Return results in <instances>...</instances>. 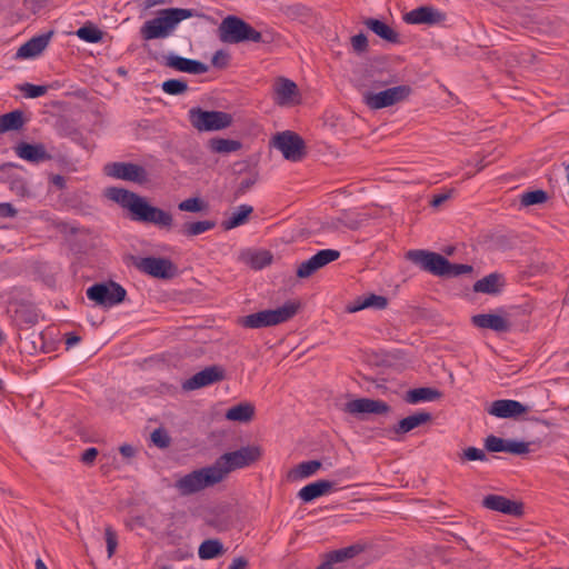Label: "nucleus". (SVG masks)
<instances>
[{"instance_id": "1", "label": "nucleus", "mask_w": 569, "mask_h": 569, "mask_svg": "<svg viewBox=\"0 0 569 569\" xmlns=\"http://www.w3.org/2000/svg\"><path fill=\"white\" fill-rule=\"evenodd\" d=\"M406 257L412 263L419 266L421 270L437 277L453 278L470 273L473 270L470 264L451 263L440 253L422 249L409 250Z\"/></svg>"}, {"instance_id": "2", "label": "nucleus", "mask_w": 569, "mask_h": 569, "mask_svg": "<svg viewBox=\"0 0 569 569\" xmlns=\"http://www.w3.org/2000/svg\"><path fill=\"white\" fill-rule=\"evenodd\" d=\"M194 16H197V12L192 9L168 8L159 10L156 18L147 20L141 26L140 36L147 41L168 38L181 21Z\"/></svg>"}, {"instance_id": "3", "label": "nucleus", "mask_w": 569, "mask_h": 569, "mask_svg": "<svg viewBox=\"0 0 569 569\" xmlns=\"http://www.w3.org/2000/svg\"><path fill=\"white\" fill-rule=\"evenodd\" d=\"M262 453L263 450L260 446L249 445L221 455L216 459L213 466L222 482L230 472L258 462L262 458Z\"/></svg>"}, {"instance_id": "4", "label": "nucleus", "mask_w": 569, "mask_h": 569, "mask_svg": "<svg viewBox=\"0 0 569 569\" xmlns=\"http://www.w3.org/2000/svg\"><path fill=\"white\" fill-rule=\"evenodd\" d=\"M300 308L299 301H287L277 309L250 313L238 319V325L248 329H260L283 323L293 318Z\"/></svg>"}, {"instance_id": "5", "label": "nucleus", "mask_w": 569, "mask_h": 569, "mask_svg": "<svg viewBox=\"0 0 569 569\" xmlns=\"http://www.w3.org/2000/svg\"><path fill=\"white\" fill-rule=\"evenodd\" d=\"M219 39L224 43L267 42L262 33L237 16H228L218 27Z\"/></svg>"}, {"instance_id": "6", "label": "nucleus", "mask_w": 569, "mask_h": 569, "mask_svg": "<svg viewBox=\"0 0 569 569\" xmlns=\"http://www.w3.org/2000/svg\"><path fill=\"white\" fill-rule=\"evenodd\" d=\"M220 476L218 475L213 463L197 470H193L174 482V488L180 496H191L201 490L213 487L220 483Z\"/></svg>"}, {"instance_id": "7", "label": "nucleus", "mask_w": 569, "mask_h": 569, "mask_svg": "<svg viewBox=\"0 0 569 569\" xmlns=\"http://www.w3.org/2000/svg\"><path fill=\"white\" fill-rule=\"evenodd\" d=\"M191 126L200 132L218 131L226 129L232 123V116L223 111H209L200 107L191 108L188 112Z\"/></svg>"}, {"instance_id": "8", "label": "nucleus", "mask_w": 569, "mask_h": 569, "mask_svg": "<svg viewBox=\"0 0 569 569\" xmlns=\"http://www.w3.org/2000/svg\"><path fill=\"white\" fill-rule=\"evenodd\" d=\"M132 264L141 272L158 279H172L178 274V267L168 258L131 257Z\"/></svg>"}, {"instance_id": "9", "label": "nucleus", "mask_w": 569, "mask_h": 569, "mask_svg": "<svg viewBox=\"0 0 569 569\" xmlns=\"http://www.w3.org/2000/svg\"><path fill=\"white\" fill-rule=\"evenodd\" d=\"M126 296V289L114 281L94 283L87 289L88 299L106 308L121 303Z\"/></svg>"}, {"instance_id": "10", "label": "nucleus", "mask_w": 569, "mask_h": 569, "mask_svg": "<svg viewBox=\"0 0 569 569\" xmlns=\"http://www.w3.org/2000/svg\"><path fill=\"white\" fill-rule=\"evenodd\" d=\"M411 91L409 86L401 84L380 92L366 91L362 93V99L368 108L379 110L406 100Z\"/></svg>"}, {"instance_id": "11", "label": "nucleus", "mask_w": 569, "mask_h": 569, "mask_svg": "<svg viewBox=\"0 0 569 569\" xmlns=\"http://www.w3.org/2000/svg\"><path fill=\"white\" fill-rule=\"evenodd\" d=\"M273 146L281 151L283 158L289 161H301L306 156V143L296 132L283 131L273 139Z\"/></svg>"}, {"instance_id": "12", "label": "nucleus", "mask_w": 569, "mask_h": 569, "mask_svg": "<svg viewBox=\"0 0 569 569\" xmlns=\"http://www.w3.org/2000/svg\"><path fill=\"white\" fill-rule=\"evenodd\" d=\"M104 172L116 179L143 184L148 181L147 170L132 162H111L106 164Z\"/></svg>"}, {"instance_id": "13", "label": "nucleus", "mask_w": 569, "mask_h": 569, "mask_svg": "<svg viewBox=\"0 0 569 569\" xmlns=\"http://www.w3.org/2000/svg\"><path fill=\"white\" fill-rule=\"evenodd\" d=\"M136 221L143 223H151L158 227L160 230L170 231L174 226V219L171 212L151 206L147 200Z\"/></svg>"}, {"instance_id": "14", "label": "nucleus", "mask_w": 569, "mask_h": 569, "mask_svg": "<svg viewBox=\"0 0 569 569\" xmlns=\"http://www.w3.org/2000/svg\"><path fill=\"white\" fill-rule=\"evenodd\" d=\"M340 251L335 249H322L306 261H302L297 268V277L300 279L309 278L316 271L323 268L328 263L337 260Z\"/></svg>"}, {"instance_id": "15", "label": "nucleus", "mask_w": 569, "mask_h": 569, "mask_svg": "<svg viewBox=\"0 0 569 569\" xmlns=\"http://www.w3.org/2000/svg\"><path fill=\"white\" fill-rule=\"evenodd\" d=\"M273 101L279 107H292L300 103V92L297 84L280 77L273 83Z\"/></svg>"}, {"instance_id": "16", "label": "nucleus", "mask_w": 569, "mask_h": 569, "mask_svg": "<svg viewBox=\"0 0 569 569\" xmlns=\"http://www.w3.org/2000/svg\"><path fill=\"white\" fill-rule=\"evenodd\" d=\"M446 13L432 6L418 7L403 16V21L409 24L436 26L446 21Z\"/></svg>"}, {"instance_id": "17", "label": "nucleus", "mask_w": 569, "mask_h": 569, "mask_svg": "<svg viewBox=\"0 0 569 569\" xmlns=\"http://www.w3.org/2000/svg\"><path fill=\"white\" fill-rule=\"evenodd\" d=\"M224 369L220 366L206 367L182 383L184 390H196L224 379Z\"/></svg>"}, {"instance_id": "18", "label": "nucleus", "mask_w": 569, "mask_h": 569, "mask_svg": "<svg viewBox=\"0 0 569 569\" xmlns=\"http://www.w3.org/2000/svg\"><path fill=\"white\" fill-rule=\"evenodd\" d=\"M108 196L111 200L128 209L131 213L132 220L134 221L147 200L146 198L122 188H110Z\"/></svg>"}, {"instance_id": "19", "label": "nucleus", "mask_w": 569, "mask_h": 569, "mask_svg": "<svg viewBox=\"0 0 569 569\" xmlns=\"http://www.w3.org/2000/svg\"><path fill=\"white\" fill-rule=\"evenodd\" d=\"M345 412L350 415L375 413L386 415L390 411V406L382 400L369 398H359L348 401L343 408Z\"/></svg>"}, {"instance_id": "20", "label": "nucleus", "mask_w": 569, "mask_h": 569, "mask_svg": "<svg viewBox=\"0 0 569 569\" xmlns=\"http://www.w3.org/2000/svg\"><path fill=\"white\" fill-rule=\"evenodd\" d=\"M363 546L351 545L346 548L329 551L322 556V562L316 569H337L336 566L353 559L363 551Z\"/></svg>"}, {"instance_id": "21", "label": "nucleus", "mask_w": 569, "mask_h": 569, "mask_svg": "<svg viewBox=\"0 0 569 569\" xmlns=\"http://www.w3.org/2000/svg\"><path fill=\"white\" fill-rule=\"evenodd\" d=\"M163 64L173 70L190 74H202L209 69L206 63L199 60L184 58L173 53L163 57Z\"/></svg>"}, {"instance_id": "22", "label": "nucleus", "mask_w": 569, "mask_h": 569, "mask_svg": "<svg viewBox=\"0 0 569 569\" xmlns=\"http://www.w3.org/2000/svg\"><path fill=\"white\" fill-rule=\"evenodd\" d=\"M485 448L490 452H509L513 455H525L529 452L528 442L506 440L493 435L485 439Z\"/></svg>"}, {"instance_id": "23", "label": "nucleus", "mask_w": 569, "mask_h": 569, "mask_svg": "<svg viewBox=\"0 0 569 569\" xmlns=\"http://www.w3.org/2000/svg\"><path fill=\"white\" fill-rule=\"evenodd\" d=\"M14 152L20 158L30 163H41L52 159L43 143L19 142L14 146Z\"/></svg>"}, {"instance_id": "24", "label": "nucleus", "mask_w": 569, "mask_h": 569, "mask_svg": "<svg viewBox=\"0 0 569 569\" xmlns=\"http://www.w3.org/2000/svg\"><path fill=\"white\" fill-rule=\"evenodd\" d=\"M482 507L489 510L502 512L510 516H521L522 505L512 501L503 496L488 495L482 499Z\"/></svg>"}, {"instance_id": "25", "label": "nucleus", "mask_w": 569, "mask_h": 569, "mask_svg": "<svg viewBox=\"0 0 569 569\" xmlns=\"http://www.w3.org/2000/svg\"><path fill=\"white\" fill-rule=\"evenodd\" d=\"M528 411V407L517 400L501 399L491 403L488 413L498 418H515Z\"/></svg>"}, {"instance_id": "26", "label": "nucleus", "mask_w": 569, "mask_h": 569, "mask_svg": "<svg viewBox=\"0 0 569 569\" xmlns=\"http://www.w3.org/2000/svg\"><path fill=\"white\" fill-rule=\"evenodd\" d=\"M53 32L42 33L32 37L26 43H23L16 52V59H30L36 58L48 47Z\"/></svg>"}, {"instance_id": "27", "label": "nucleus", "mask_w": 569, "mask_h": 569, "mask_svg": "<svg viewBox=\"0 0 569 569\" xmlns=\"http://www.w3.org/2000/svg\"><path fill=\"white\" fill-rule=\"evenodd\" d=\"M471 322L477 328L490 329L499 333L508 332L511 329V322L507 318L495 313L476 315L471 318Z\"/></svg>"}, {"instance_id": "28", "label": "nucleus", "mask_w": 569, "mask_h": 569, "mask_svg": "<svg viewBox=\"0 0 569 569\" xmlns=\"http://www.w3.org/2000/svg\"><path fill=\"white\" fill-rule=\"evenodd\" d=\"M335 482L326 479H321L311 483H308L301 488L298 492V498L303 502H311L312 500L325 496L333 490Z\"/></svg>"}, {"instance_id": "29", "label": "nucleus", "mask_w": 569, "mask_h": 569, "mask_svg": "<svg viewBox=\"0 0 569 569\" xmlns=\"http://www.w3.org/2000/svg\"><path fill=\"white\" fill-rule=\"evenodd\" d=\"M431 419L432 416L429 412H416L401 419L397 425L393 426L392 431L397 437H400L407 432H410L415 428L431 421Z\"/></svg>"}, {"instance_id": "30", "label": "nucleus", "mask_w": 569, "mask_h": 569, "mask_svg": "<svg viewBox=\"0 0 569 569\" xmlns=\"http://www.w3.org/2000/svg\"><path fill=\"white\" fill-rule=\"evenodd\" d=\"M388 306V299L385 296L370 293L368 296L358 297L351 305L347 307L349 312H357L363 309L372 308L383 310Z\"/></svg>"}, {"instance_id": "31", "label": "nucleus", "mask_w": 569, "mask_h": 569, "mask_svg": "<svg viewBox=\"0 0 569 569\" xmlns=\"http://www.w3.org/2000/svg\"><path fill=\"white\" fill-rule=\"evenodd\" d=\"M363 24L378 37L390 43L400 42L399 33L381 20L367 18L363 20Z\"/></svg>"}, {"instance_id": "32", "label": "nucleus", "mask_w": 569, "mask_h": 569, "mask_svg": "<svg viewBox=\"0 0 569 569\" xmlns=\"http://www.w3.org/2000/svg\"><path fill=\"white\" fill-rule=\"evenodd\" d=\"M442 393L435 388L421 387L411 389L406 393L405 400L408 403H419L423 401H435L440 399Z\"/></svg>"}, {"instance_id": "33", "label": "nucleus", "mask_w": 569, "mask_h": 569, "mask_svg": "<svg viewBox=\"0 0 569 569\" xmlns=\"http://www.w3.org/2000/svg\"><path fill=\"white\" fill-rule=\"evenodd\" d=\"M501 279L502 277L499 273H490L475 282L473 291L487 295L499 293L502 287Z\"/></svg>"}, {"instance_id": "34", "label": "nucleus", "mask_w": 569, "mask_h": 569, "mask_svg": "<svg viewBox=\"0 0 569 569\" xmlns=\"http://www.w3.org/2000/svg\"><path fill=\"white\" fill-rule=\"evenodd\" d=\"M216 224L213 220L186 221L179 232L187 238H192L212 230Z\"/></svg>"}, {"instance_id": "35", "label": "nucleus", "mask_w": 569, "mask_h": 569, "mask_svg": "<svg viewBox=\"0 0 569 569\" xmlns=\"http://www.w3.org/2000/svg\"><path fill=\"white\" fill-rule=\"evenodd\" d=\"M254 416V407L249 402H241L229 408L226 418L230 421L248 422Z\"/></svg>"}, {"instance_id": "36", "label": "nucleus", "mask_w": 569, "mask_h": 569, "mask_svg": "<svg viewBox=\"0 0 569 569\" xmlns=\"http://www.w3.org/2000/svg\"><path fill=\"white\" fill-rule=\"evenodd\" d=\"M253 212V208L249 204H241L237 208L232 214L222 221V227L224 230H231L239 226L244 224L250 214Z\"/></svg>"}, {"instance_id": "37", "label": "nucleus", "mask_w": 569, "mask_h": 569, "mask_svg": "<svg viewBox=\"0 0 569 569\" xmlns=\"http://www.w3.org/2000/svg\"><path fill=\"white\" fill-rule=\"evenodd\" d=\"M23 124L24 118L21 110H13L0 116V133L19 130Z\"/></svg>"}, {"instance_id": "38", "label": "nucleus", "mask_w": 569, "mask_h": 569, "mask_svg": "<svg viewBox=\"0 0 569 569\" xmlns=\"http://www.w3.org/2000/svg\"><path fill=\"white\" fill-rule=\"evenodd\" d=\"M224 552L223 545L218 539L204 540L198 550L200 559L209 560L221 556Z\"/></svg>"}, {"instance_id": "39", "label": "nucleus", "mask_w": 569, "mask_h": 569, "mask_svg": "<svg viewBox=\"0 0 569 569\" xmlns=\"http://www.w3.org/2000/svg\"><path fill=\"white\" fill-rule=\"evenodd\" d=\"M320 468L321 462L319 460L303 461L290 470L289 477L293 480L305 479L315 475Z\"/></svg>"}, {"instance_id": "40", "label": "nucleus", "mask_w": 569, "mask_h": 569, "mask_svg": "<svg viewBox=\"0 0 569 569\" xmlns=\"http://www.w3.org/2000/svg\"><path fill=\"white\" fill-rule=\"evenodd\" d=\"M241 142L232 139L212 138L209 140V148L217 153H230L241 149Z\"/></svg>"}, {"instance_id": "41", "label": "nucleus", "mask_w": 569, "mask_h": 569, "mask_svg": "<svg viewBox=\"0 0 569 569\" xmlns=\"http://www.w3.org/2000/svg\"><path fill=\"white\" fill-rule=\"evenodd\" d=\"M76 34L83 41L97 43L102 40L103 32L92 23H87L79 28Z\"/></svg>"}, {"instance_id": "42", "label": "nucleus", "mask_w": 569, "mask_h": 569, "mask_svg": "<svg viewBox=\"0 0 569 569\" xmlns=\"http://www.w3.org/2000/svg\"><path fill=\"white\" fill-rule=\"evenodd\" d=\"M178 209L184 212H202L208 209V203L200 197H191L178 203Z\"/></svg>"}, {"instance_id": "43", "label": "nucleus", "mask_w": 569, "mask_h": 569, "mask_svg": "<svg viewBox=\"0 0 569 569\" xmlns=\"http://www.w3.org/2000/svg\"><path fill=\"white\" fill-rule=\"evenodd\" d=\"M163 92L170 96H180L188 91V83L182 79H169L162 82Z\"/></svg>"}, {"instance_id": "44", "label": "nucleus", "mask_w": 569, "mask_h": 569, "mask_svg": "<svg viewBox=\"0 0 569 569\" xmlns=\"http://www.w3.org/2000/svg\"><path fill=\"white\" fill-rule=\"evenodd\" d=\"M548 200V193L545 190H532L523 192L520 197V203L523 207L543 203Z\"/></svg>"}, {"instance_id": "45", "label": "nucleus", "mask_w": 569, "mask_h": 569, "mask_svg": "<svg viewBox=\"0 0 569 569\" xmlns=\"http://www.w3.org/2000/svg\"><path fill=\"white\" fill-rule=\"evenodd\" d=\"M458 458L460 462L466 461H487L488 457L483 449L476 448V447H468L465 450H462L460 453H458Z\"/></svg>"}, {"instance_id": "46", "label": "nucleus", "mask_w": 569, "mask_h": 569, "mask_svg": "<svg viewBox=\"0 0 569 569\" xmlns=\"http://www.w3.org/2000/svg\"><path fill=\"white\" fill-rule=\"evenodd\" d=\"M272 262V254L269 251H258L252 253L249 260L250 267L254 270H261Z\"/></svg>"}, {"instance_id": "47", "label": "nucleus", "mask_w": 569, "mask_h": 569, "mask_svg": "<svg viewBox=\"0 0 569 569\" xmlns=\"http://www.w3.org/2000/svg\"><path fill=\"white\" fill-rule=\"evenodd\" d=\"M104 538L107 543V553L110 559L116 553L118 547V536L111 526L104 528Z\"/></svg>"}, {"instance_id": "48", "label": "nucleus", "mask_w": 569, "mask_h": 569, "mask_svg": "<svg viewBox=\"0 0 569 569\" xmlns=\"http://www.w3.org/2000/svg\"><path fill=\"white\" fill-rule=\"evenodd\" d=\"M20 90L24 93L27 98H38L47 93L48 87L46 86H37L32 83H24L20 87Z\"/></svg>"}, {"instance_id": "49", "label": "nucleus", "mask_w": 569, "mask_h": 569, "mask_svg": "<svg viewBox=\"0 0 569 569\" xmlns=\"http://www.w3.org/2000/svg\"><path fill=\"white\" fill-rule=\"evenodd\" d=\"M351 46L357 54H362L368 51L369 44L365 33L360 32L351 38Z\"/></svg>"}, {"instance_id": "50", "label": "nucleus", "mask_w": 569, "mask_h": 569, "mask_svg": "<svg viewBox=\"0 0 569 569\" xmlns=\"http://www.w3.org/2000/svg\"><path fill=\"white\" fill-rule=\"evenodd\" d=\"M10 190L19 197H29L30 191L23 178H14L10 181Z\"/></svg>"}, {"instance_id": "51", "label": "nucleus", "mask_w": 569, "mask_h": 569, "mask_svg": "<svg viewBox=\"0 0 569 569\" xmlns=\"http://www.w3.org/2000/svg\"><path fill=\"white\" fill-rule=\"evenodd\" d=\"M152 442L159 448H167L170 445V437L166 430L158 428L151 433Z\"/></svg>"}, {"instance_id": "52", "label": "nucleus", "mask_w": 569, "mask_h": 569, "mask_svg": "<svg viewBox=\"0 0 569 569\" xmlns=\"http://www.w3.org/2000/svg\"><path fill=\"white\" fill-rule=\"evenodd\" d=\"M211 63L216 67V68H226L229 63V54L227 52H224L223 50H218L212 59H211Z\"/></svg>"}, {"instance_id": "53", "label": "nucleus", "mask_w": 569, "mask_h": 569, "mask_svg": "<svg viewBox=\"0 0 569 569\" xmlns=\"http://www.w3.org/2000/svg\"><path fill=\"white\" fill-rule=\"evenodd\" d=\"M207 523L219 531L227 530L229 527V520L220 519L217 516L208 518Z\"/></svg>"}, {"instance_id": "54", "label": "nucleus", "mask_w": 569, "mask_h": 569, "mask_svg": "<svg viewBox=\"0 0 569 569\" xmlns=\"http://www.w3.org/2000/svg\"><path fill=\"white\" fill-rule=\"evenodd\" d=\"M17 210L9 202L0 203V217L3 218H13L17 216Z\"/></svg>"}, {"instance_id": "55", "label": "nucleus", "mask_w": 569, "mask_h": 569, "mask_svg": "<svg viewBox=\"0 0 569 569\" xmlns=\"http://www.w3.org/2000/svg\"><path fill=\"white\" fill-rule=\"evenodd\" d=\"M254 183H256V179H253V178L242 179L237 188L236 193L238 196L244 194Z\"/></svg>"}, {"instance_id": "56", "label": "nucleus", "mask_w": 569, "mask_h": 569, "mask_svg": "<svg viewBox=\"0 0 569 569\" xmlns=\"http://www.w3.org/2000/svg\"><path fill=\"white\" fill-rule=\"evenodd\" d=\"M98 456V449L97 448H88L84 450V452L81 456V461L86 465H90L94 461V459Z\"/></svg>"}, {"instance_id": "57", "label": "nucleus", "mask_w": 569, "mask_h": 569, "mask_svg": "<svg viewBox=\"0 0 569 569\" xmlns=\"http://www.w3.org/2000/svg\"><path fill=\"white\" fill-rule=\"evenodd\" d=\"M451 197V191L435 194L432 200L430 201V206L433 208L440 207L443 202H446Z\"/></svg>"}, {"instance_id": "58", "label": "nucleus", "mask_w": 569, "mask_h": 569, "mask_svg": "<svg viewBox=\"0 0 569 569\" xmlns=\"http://www.w3.org/2000/svg\"><path fill=\"white\" fill-rule=\"evenodd\" d=\"M23 3L29 11L36 13L44 6V0H23Z\"/></svg>"}, {"instance_id": "59", "label": "nucleus", "mask_w": 569, "mask_h": 569, "mask_svg": "<svg viewBox=\"0 0 569 569\" xmlns=\"http://www.w3.org/2000/svg\"><path fill=\"white\" fill-rule=\"evenodd\" d=\"M248 560L244 557L234 558L228 569H247Z\"/></svg>"}, {"instance_id": "60", "label": "nucleus", "mask_w": 569, "mask_h": 569, "mask_svg": "<svg viewBox=\"0 0 569 569\" xmlns=\"http://www.w3.org/2000/svg\"><path fill=\"white\" fill-rule=\"evenodd\" d=\"M119 451L124 458H132L136 455V448L128 443L122 445Z\"/></svg>"}, {"instance_id": "61", "label": "nucleus", "mask_w": 569, "mask_h": 569, "mask_svg": "<svg viewBox=\"0 0 569 569\" xmlns=\"http://www.w3.org/2000/svg\"><path fill=\"white\" fill-rule=\"evenodd\" d=\"M51 182L53 186H56L60 190L66 188V179L61 174H53L51 177Z\"/></svg>"}, {"instance_id": "62", "label": "nucleus", "mask_w": 569, "mask_h": 569, "mask_svg": "<svg viewBox=\"0 0 569 569\" xmlns=\"http://www.w3.org/2000/svg\"><path fill=\"white\" fill-rule=\"evenodd\" d=\"M80 341V337L77 336L76 333H68L67 335V338H66V346H67V349L76 346L78 342Z\"/></svg>"}, {"instance_id": "63", "label": "nucleus", "mask_w": 569, "mask_h": 569, "mask_svg": "<svg viewBox=\"0 0 569 569\" xmlns=\"http://www.w3.org/2000/svg\"><path fill=\"white\" fill-rule=\"evenodd\" d=\"M24 321L29 325H34L38 321V316L34 312H28Z\"/></svg>"}, {"instance_id": "64", "label": "nucleus", "mask_w": 569, "mask_h": 569, "mask_svg": "<svg viewBox=\"0 0 569 569\" xmlns=\"http://www.w3.org/2000/svg\"><path fill=\"white\" fill-rule=\"evenodd\" d=\"M164 2H166V0H146L144 1V7L147 9H149V8H152L154 6L162 4Z\"/></svg>"}]
</instances>
